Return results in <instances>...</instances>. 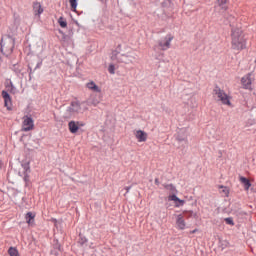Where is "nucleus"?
Returning <instances> with one entry per match:
<instances>
[{"instance_id": "nucleus-4", "label": "nucleus", "mask_w": 256, "mask_h": 256, "mask_svg": "<svg viewBox=\"0 0 256 256\" xmlns=\"http://www.w3.org/2000/svg\"><path fill=\"white\" fill-rule=\"evenodd\" d=\"M214 93L215 96L219 98L221 103H223V105H228L229 107H231V100H229V96L225 93V91L221 90V88H216L214 90Z\"/></svg>"}, {"instance_id": "nucleus-1", "label": "nucleus", "mask_w": 256, "mask_h": 256, "mask_svg": "<svg viewBox=\"0 0 256 256\" xmlns=\"http://www.w3.org/2000/svg\"><path fill=\"white\" fill-rule=\"evenodd\" d=\"M232 47L236 51H243L246 47V41L243 37V31L239 28L232 29Z\"/></svg>"}, {"instance_id": "nucleus-2", "label": "nucleus", "mask_w": 256, "mask_h": 256, "mask_svg": "<svg viewBox=\"0 0 256 256\" xmlns=\"http://www.w3.org/2000/svg\"><path fill=\"white\" fill-rule=\"evenodd\" d=\"M117 59L120 61V63H126L129 65V63H133V61L137 59V56L133 53V50L129 46L123 45L120 47Z\"/></svg>"}, {"instance_id": "nucleus-22", "label": "nucleus", "mask_w": 256, "mask_h": 256, "mask_svg": "<svg viewBox=\"0 0 256 256\" xmlns=\"http://www.w3.org/2000/svg\"><path fill=\"white\" fill-rule=\"evenodd\" d=\"M59 251H61V244L59 242L56 243L54 250L51 251L52 255H59Z\"/></svg>"}, {"instance_id": "nucleus-19", "label": "nucleus", "mask_w": 256, "mask_h": 256, "mask_svg": "<svg viewBox=\"0 0 256 256\" xmlns=\"http://www.w3.org/2000/svg\"><path fill=\"white\" fill-rule=\"evenodd\" d=\"M30 164H31V162L29 160H26V161L22 162V167H23L25 173H31Z\"/></svg>"}, {"instance_id": "nucleus-31", "label": "nucleus", "mask_w": 256, "mask_h": 256, "mask_svg": "<svg viewBox=\"0 0 256 256\" xmlns=\"http://www.w3.org/2000/svg\"><path fill=\"white\" fill-rule=\"evenodd\" d=\"M86 241H87V238H82L80 243L83 245V243H85Z\"/></svg>"}, {"instance_id": "nucleus-23", "label": "nucleus", "mask_w": 256, "mask_h": 256, "mask_svg": "<svg viewBox=\"0 0 256 256\" xmlns=\"http://www.w3.org/2000/svg\"><path fill=\"white\" fill-rule=\"evenodd\" d=\"M58 23L60 25V27H62L63 29H65V27H67V20H65V18L60 17L58 19Z\"/></svg>"}, {"instance_id": "nucleus-8", "label": "nucleus", "mask_w": 256, "mask_h": 256, "mask_svg": "<svg viewBox=\"0 0 256 256\" xmlns=\"http://www.w3.org/2000/svg\"><path fill=\"white\" fill-rule=\"evenodd\" d=\"M171 41H173V36L167 35L159 41V47L163 51H167L171 47Z\"/></svg>"}, {"instance_id": "nucleus-12", "label": "nucleus", "mask_w": 256, "mask_h": 256, "mask_svg": "<svg viewBox=\"0 0 256 256\" xmlns=\"http://www.w3.org/2000/svg\"><path fill=\"white\" fill-rule=\"evenodd\" d=\"M241 83L244 89H251V84L253 83V78H251V74L242 77Z\"/></svg>"}, {"instance_id": "nucleus-5", "label": "nucleus", "mask_w": 256, "mask_h": 256, "mask_svg": "<svg viewBox=\"0 0 256 256\" xmlns=\"http://www.w3.org/2000/svg\"><path fill=\"white\" fill-rule=\"evenodd\" d=\"M87 107H82L81 103L79 102H73L71 106L69 107L68 111L70 115H78V113H85L87 111Z\"/></svg>"}, {"instance_id": "nucleus-21", "label": "nucleus", "mask_w": 256, "mask_h": 256, "mask_svg": "<svg viewBox=\"0 0 256 256\" xmlns=\"http://www.w3.org/2000/svg\"><path fill=\"white\" fill-rule=\"evenodd\" d=\"M8 255H10V256H19V250H17L15 247H10L8 249Z\"/></svg>"}, {"instance_id": "nucleus-33", "label": "nucleus", "mask_w": 256, "mask_h": 256, "mask_svg": "<svg viewBox=\"0 0 256 256\" xmlns=\"http://www.w3.org/2000/svg\"><path fill=\"white\" fill-rule=\"evenodd\" d=\"M12 89H15V85H13V83L10 84Z\"/></svg>"}, {"instance_id": "nucleus-16", "label": "nucleus", "mask_w": 256, "mask_h": 256, "mask_svg": "<svg viewBox=\"0 0 256 256\" xmlns=\"http://www.w3.org/2000/svg\"><path fill=\"white\" fill-rule=\"evenodd\" d=\"M69 131L72 133H77L79 131V122L71 121L68 124Z\"/></svg>"}, {"instance_id": "nucleus-18", "label": "nucleus", "mask_w": 256, "mask_h": 256, "mask_svg": "<svg viewBox=\"0 0 256 256\" xmlns=\"http://www.w3.org/2000/svg\"><path fill=\"white\" fill-rule=\"evenodd\" d=\"M26 219V223H28V225H33L34 221H35V214H33L32 212H28L25 216Z\"/></svg>"}, {"instance_id": "nucleus-13", "label": "nucleus", "mask_w": 256, "mask_h": 256, "mask_svg": "<svg viewBox=\"0 0 256 256\" xmlns=\"http://www.w3.org/2000/svg\"><path fill=\"white\" fill-rule=\"evenodd\" d=\"M168 201H173L175 207H183V205H185V200L179 199V197H177L175 194L170 195L168 197Z\"/></svg>"}, {"instance_id": "nucleus-9", "label": "nucleus", "mask_w": 256, "mask_h": 256, "mask_svg": "<svg viewBox=\"0 0 256 256\" xmlns=\"http://www.w3.org/2000/svg\"><path fill=\"white\" fill-rule=\"evenodd\" d=\"M189 133L187 132V129H180L177 132L176 139L178 143H183V145H187V137Z\"/></svg>"}, {"instance_id": "nucleus-32", "label": "nucleus", "mask_w": 256, "mask_h": 256, "mask_svg": "<svg viewBox=\"0 0 256 256\" xmlns=\"http://www.w3.org/2000/svg\"><path fill=\"white\" fill-rule=\"evenodd\" d=\"M155 183H156V185H159V179L158 178L155 179Z\"/></svg>"}, {"instance_id": "nucleus-10", "label": "nucleus", "mask_w": 256, "mask_h": 256, "mask_svg": "<svg viewBox=\"0 0 256 256\" xmlns=\"http://www.w3.org/2000/svg\"><path fill=\"white\" fill-rule=\"evenodd\" d=\"M135 138L137 139L138 143H145L147 141V132L143 130H136L134 132Z\"/></svg>"}, {"instance_id": "nucleus-29", "label": "nucleus", "mask_w": 256, "mask_h": 256, "mask_svg": "<svg viewBox=\"0 0 256 256\" xmlns=\"http://www.w3.org/2000/svg\"><path fill=\"white\" fill-rule=\"evenodd\" d=\"M222 247H229V241L223 240L222 241Z\"/></svg>"}, {"instance_id": "nucleus-30", "label": "nucleus", "mask_w": 256, "mask_h": 256, "mask_svg": "<svg viewBox=\"0 0 256 256\" xmlns=\"http://www.w3.org/2000/svg\"><path fill=\"white\" fill-rule=\"evenodd\" d=\"M228 0H217L219 5H225V3H227Z\"/></svg>"}, {"instance_id": "nucleus-6", "label": "nucleus", "mask_w": 256, "mask_h": 256, "mask_svg": "<svg viewBox=\"0 0 256 256\" xmlns=\"http://www.w3.org/2000/svg\"><path fill=\"white\" fill-rule=\"evenodd\" d=\"M103 101V94L99 93L98 95H91L87 100V105H92L97 107Z\"/></svg>"}, {"instance_id": "nucleus-11", "label": "nucleus", "mask_w": 256, "mask_h": 256, "mask_svg": "<svg viewBox=\"0 0 256 256\" xmlns=\"http://www.w3.org/2000/svg\"><path fill=\"white\" fill-rule=\"evenodd\" d=\"M176 227L177 229H180V231L185 230L187 227V223L181 214L176 215Z\"/></svg>"}, {"instance_id": "nucleus-26", "label": "nucleus", "mask_w": 256, "mask_h": 256, "mask_svg": "<svg viewBox=\"0 0 256 256\" xmlns=\"http://www.w3.org/2000/svg\"><path fill=\"white\" fill-rule=\"evenodd\" d=\"M108 71H109V73H111V75H115V65L110 64L108 66Z\"/></svg>"}, {"instance_id": "nucleus-3", "label": "nucleus", "mask_w": 256, "mask_h": 256, "mask_svg": "<svg viewBox=\"0 0 256 256\" xmlns=\"http://www.w3.org/2000/svg\"><path fill=\"white\" fill-rule=\"evenodd\" d=\"M13 47H15V40L12 37L6 36L2 38L1 51L6 55L12 53Z\"/></svg>"}, {"instance_id": "nucleus-17", "label": "nucleus", "mask_w": 256, "mask_h": 256, "mask_svg": "<svg viewBox=\"0 0 256 256\" xmlns=\"http://www.w3.org/2000/svg\"><path fill=\"white\" fill-rule=\"evenodd\" d=\"M34 12H35V15H37L38 17L41 16V14L43 13V6H41V3L39 2L34 3Z\"/></svg>"}, {"instance_id": "nucleus-20", "label": "nucleus", "mask_w": 256, "mask_h": 256, "mask_svg": "<svg viewBox=\"0 0 256 256\" xmlns=\"http://www.w3.org/2000/svg\"><path fill=\"white\" fill-rule=\"evenodd\" d=\"M241 183H243L246 190H249V187H251V182L245 177L240 178Z\"/></svg>"}, {"instance_id": "nucleus-14", "label": "nucleus", "mask_w": 256, "mask_h": 256, "mask_svg": "<svg viewBox=\"0 0 256 256\" xmlns=\"http://www.w3.org/2000/svg\"><path fill=\"white\" fill-rule=\"evenodd\" d=\"M2 97L4 99L5 107L8 109V111H11V96L9 95V93H7V91H2Z\"/></svg>"}, {"instance_id": "nucleus-25", "label": "nucleus", "mask_w": 256, "mask_h": 256, "mask_svg": "<svg viewBox=\"0 0 256 256\" xmlns=\"http://www.w3.org/2000/svg\"><path fill=\"white\" fill-rule=\"evenodd\" d=\"M165 188L167 189V191H170V193L176 192L175 186H173L172 184L166 185Z\"/></svg>"}, {"instance_id": "nucleus-27", "label": "nucleus", "mask_w": 256, "mask_h": 256, "mask_svg": "<svg viewBox=\"0 0 256 256\" xmlns=\"http://www.w3.org/2000/svg\"><path fill=\"white\" fill-rule=\"evenodd\" d=\"M225 221L228 225H235V223H233V218H226Z\"/></svg>"}, {"instance_id": "nucleus-28", "label": "nucleus", "mask_w": 256, "mask_h": 256, "mask_svg": "<svg viewBox=\"0 0 256 256\" xmlns=\"http://www.w3.org/2000/svg\"><path fill=\"white\" fill-rule=\"evenodd\" d=\"M52 222L54 223L55 227L59 228V221H57V219L52 218Z\"/></svg>"}, {"instance_id": "nucleus-24", "label": "nucleus", "mask_w": 256, "mask_h": 256, "mask_svg": "<svg viewBox=\"0 0 256 256\" xmlns=\"http://www.w3.org/2000/svg\"><path fill=\"white\" fill-rule=\"evenodd\" d=\"M72 11H77V0H69Z\"/></svg>"}, {"instance_id": "nucleus-15", "label": "nucleus", "mask_w": 256, "mask_h": 256, "mask_svg": "<svg viewBox=\"0 0 256 256\" xmlns=\"http://www.w3.org/2000/svg\"><path fill=\"white\" fill-rule=\"evenodd\" d=\"M86 87L93 93H101V87H99L94 81L86 83Z\"/></svg>"}, {"instance_id": "nucleus-7", "label": "nucleus", "mask_w": 256, "mask_h": 256, "mask_svg": "<svg viewBox=\"0 0 256 256\" xmlns=\"http://www.w3.org/2000/svg\"><path fill=\"white\" fill-rule=\"evenodd\" d=\"M35 127V124L33 122V118L29 116H24L23 118V124H22V131H32V129Z\"/></svg>"}, {"instance_id": "nucleus-34", "label": "nucleus", "mask_w": 256, "mask_h": 256, "mask_svg": "<svg viewBox=\"0 0 256 256\" xmlns=\"http://www.w3.org/2000/svg\"><path fill=\"white\" fill-rule=\"evenodd\" d=\"M191 233H197V229L193 230Z\"/></svg>"}]
</instances>
